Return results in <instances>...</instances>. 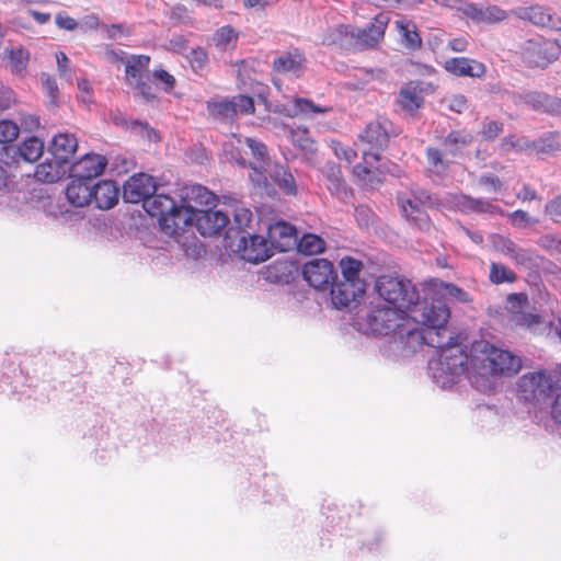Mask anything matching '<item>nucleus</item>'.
Returning a JSON list of instances; mask_svg holds the SVG:
<instances>
[{
	"mask_svg": "<svg viewBox=\"0 0 561 561\" xmlns=\"http://www.w3.org/2000/svg\"><path fill=\"white\" fill-rule=\"evenodd\" d=\"M492 245L497 252L510 256L517 265H525L531 261V253L528 250L518 248L508 237L502 234L492 236Z\"/></svg>",
	"mask_w": 561,
	"mask_h": 561,
	"instance_id": "c756f323",
	"label": "nucleus"
},
{
	"mask_svg": "<svg viewBox=\"0 0 561 561\" xmlns=\"http://www.w3.org/2000/svg\"><path fill=\"white\" fill-rule=\"evenodd\" d=\"M425 173L430 178L445 176L454 163L442 148L430 146L425 149Z\"/></svg>",
	"mask_w": 561,
	"mask_h": 561,
	"instance_id": "393cba45",
	"label": "nucleus"
},
{
	"mask_svg": "<svg viewBox=\"0 0 561 561\" xmlns=\"http://www.w3.org/2000/svg\"><path fill=\"white\" fill-rule=\"evenodd\" d=\"M275 184L287 195L297 194V185L294 175L285 167H276L272 175Z\"/></svg>",
	"mask_w": 561,
	"mask_h": 561,
	"instance_id": "a18cd8bd",
	"label": "nucleus"
},
{
	"mask_svg": "<svg viewBox=\"0 0 561 561\" xmlns=\"http://www.w3.org/2000/svg\"><path fill=\"white\" fill-rule=\"evenodd\" d=\"M392 133V123L387 118H377L369 122L359 134V140L368 146V151L364 158L371 157L375 161L379 160V152L389 145Z\"/></svg>",
	"mask_w": 561,
	"mask_h": 561,
	"instance_id": "9b49d317",
	"label": "nucleus"
},
{
	"mask_svg": "<svg viewBox=\"0 0 561 561\" xmlns=\"http://www.w3.org/2000/svg\"><path fill=\"white\" fill-rule=\"evenodd\" d=\"M307 58L298 48L284 51L274 58L272 71L277 76H294L299 78L306 70Z\"/></svg>",
	"mask_w": 561,
	"mask_h": 561,
	"instance_id": "6ab92c4d",
	"label": "nucleus"
},
{
	"mask_svg": "<svg viewBox=\"0 0 561 561\" xmlns=\"http://www.w3.org/2000/svg\"><path fill=\"white\" fill-rule=\"evenodd\" d=\"M354 174L365 184H374L375 172L364 163H357L353 169Z\"/></svg>",
	"mask_w": 561,
	"mask_h": 561,
	"instance_id": "69168bd1",
	"label": "nucleus"
},
{
	"mask_svg": "<svg viewBox=\"0 0 561 561\" xmlns=\"http://www.w3.org/2000/svg\"><path fill=\"white\" fill-rule=\"evenodd\" d=\"M339 268L341 271V278L366 284L365 278L362 277L364 263L360 260L345 255L339 261Z\"/></svg>",
	"mask_w": 561,
	"mask_h": 561,
	"instance_id": "58836bf2",
	"label": "nucleus"
},
{
	"mask_svg": "<svg viewBox=\"0 0 561 561\" xmlns=\"http://www.w3.org/2000/svg\"><path fill=\"white\" fill-rule=\"evenodd\" d=\"M206 108L213 119L232 122L239 114H253L254 101L245 94H238L231 99H213L206 102Z\"/></svg>",
	"mask_w": 561,
	"mask_h": 561,
	"instance_id": "9d476101",
	"label": "nucleus"
},
{
	"mask_svg": "<svg viewBox=\"0 0 561 561\" xmlns=\"http://www.w3.org/2000/svg\"><path fill=\"white\" fill-rule=\"evenodd\" d=\"M240 257L247 262L259 263L271 255L267 241L257 234L242 236L237 245Z\"/></svg>",
	"mask_w": 561,
	"mask_h": 561,
	"instance_id": "412c9836",
	"label": "nucleus"
},
{
	"mask_svg": "<svg viewBox=\"0 0 561 561\" xmlns=\"http://www.w3.org/2000/svg\"><path fill=\"white\" fill-rule=\"evenodd\" d=\"M66 164L60 162L59 159L53 157L51 160H46L39 163L35 170L36 180L45 183H55L62 178L66 172Z\"/></svg>",
	"mask_w": 561,
	"mask_h": 561,
	"instance_id": "f704fd0d",
	"label": "nucleus"
},
{
	"mask_svg": "<svg viewBox=\"0 0 561 561\" xmlns=\"http://www.w3.org/2000/svg\"><path fill=\"white\" fill-rule=\"evenodd\" d=\"M478 183L482 186L488 193H504L505 186L499 176L492 173L482 174Z\"/></svg>",
	"mask_w": 561,
	"mask_h": 561,
	"instance_id": "5fc2aeb1",
	"label": "nucleus"
},
{
	"mask_svg": "<svg viewBox=\"0 0 561 561\" xmlns=\"http://www.w3.org/2000/svg\"><path fill=\"white\" fill-rule=\"evenodd\" d=\"M504 130V124L500 121L488 122L482 130L481 136L484 140L492 141L500 136Z\"/></svg>",
	"mask_w": 561,
	"mask_h": 561,
	"instance_id": "bf43d9fd",
	"label": "nucleus"
},
{
	"mask_svg": "<svg viewBox=\"0 0 561 561\" xmlns=\"http://www.w3.org/2000/svg\"><path fill=\"white\" fill-rule=\"evenodd\" d=\"M331 148L339 159H343L348 163H352L357 158V152L353 148L346 147L337 140H331Z\"/></svg>",
	"mask_w": 561,
	"mask_h": 561,
	"instance_id": "13d9d810",
	"label": "nucleus"
},
{
	"mask_svg": "<svg viewBox=\"0 0 561 561\" xmlns=\"http://www.w3.org/2000/svg\"><path fill=\"white\" fill-rule=\"evenodd\" d=\"M329 111V107L317 105L309 99L295 98L293 107L287 115L291 117L298 115L310 116L312 114H324Z\"/></svg>",
	"mask_w": 561,
	"mask_h": 561,
	"instance_id": "c03bdc74",
	"label": "nucleus"
},
{
	"mask_svg": "<svg viewBox=\"0 0 561 561\" xmlns=\"http://www.w3.org/2000/svg\"><path fill=\"white\" fill-rule=\"evenodd\" d=\"M489 280L495 285L503 283L513 284L517 280V274L504 264L492 262L490 264Z\"/></svg>",
	"mask_w": 561,
	"mask_h": 561,
	"instance_id": "09e8293b",
	"label": "nucleus"
},
{
	"mask_svg": "<svg viewBox=\"0 0 561 561\" xmlns=\"http://www.w3.org/2000/svg\"><path fill=\"white\" fill-rule=\"evenodd\" d=\"M92 201L100 209H111L118 203V187L114 181L104 180L92 186Z\"/></svg>",
	"mask_w": 561,
	"mask_h": 561,
	"instance_id": "7c9ffc66",
	"label": "nucleus"
},
{
	"mask_svg": "<svg viewBox=\"0 0 561 561\" xmlns=\"http://www.w3.org/2000/svg\"><path fill=\"white\" fill-rule=\"evenodd\" d=\"M421 325L414 317L407 313L392 340L411 352H416L424 345L432 347L442 346L439 332L424 330Z\"/></svg>",
	"mask_w": 561,
	"mask_h": 561,
	"instance_id": "423d86ee",
	"label": "nucleus"
},
{
	"mask_svg": "<svg viewBox=\"0 0 561 561\" xmlns=\"http://www.w3.org/2000/svg\"><path fill=\"white\" fill-rule=\"evenodd\" d=\"M157 190L154 179L146 173H138L130 176L123 186L125 202L138 204L149 198Z\"/></svg>",
	"mask_w": 561,
	"mask_h": 561,
	"instance_id": "2eb2a0df",
	"label": "nucleus"
},
{
	"mask_svg": "<svg viewBox=\"0 0 561 561\" xmlns=\"http://www.w3.org/2000/svg\"><path fill=\"white\" fill-rule=\"evenodd\" d=\"M239 34L230 25L219 27L213 35L214 45L219 50L232 49L236 47Z\"/></svg>",
	"mask_w": 561,
	"mask_h": 561,
	"instance_id": "37998d69",
	"label": "nucleus"
},
{
	"mask_svg": "<svg viewBox=\"0 0 561 561\" xmlns=\"http://www.w3.org/2000/svg\"><path fill=\"white\" fill-rule=\"evenodd\" d=\"M561 387V366L554 371L538 370L524 374L517 382L520 399L539 403L546 401L551 393Z\"/></svg>",
	"mask_w": 561,
	"mask_h": 561,
	"instance_id": "7ed1b4c3",
	"label": "nucleus"
},
{
	"mask_svg": "<svg viewBox=\"0 0 561 561\" xmlns=\"http://www.w3.org/2000/svg\"><path fill=\"white\" fill-rule=\"evenodd\" d=\"M389 22L388 13L380 12L365 27H355L356 50L376 48L383 41Z\"/></svg>",
	"mask_w": 561,
	"mask_h": 561,
	"instance_id": "ddd939ff",
	"label": "nucleus"
},
{
	"mask_svg": "<svg viewBox=\"0 0 561 561\" xmlns=\"http://www.w3.org/2000/svg\"><path fill=\"white\" fill-rule=\"evenodd\" d=\"M397 102L403 111L413 113L423 105L424 100L417 85L409 82L400 90Z\"/></svg>",
	"mask_w": 561,
	"mask_h": 561,
	"instance_id": "c9c22d12",
	"label": "nucleus"
},
{
	"mask_svg": "<svg viewBox=\"0 0 561 561\" xmlns=\"http://www.w3.org/2000/svg\"><path fill=\"white\" fill-rule=\"evenodd\" d=\"M245 144L250 148L253 157L256 158V160L259 162L263 163L266 160L267 150H266V146L263 142L257 141L252 138H245Z\"/></svg>",
	"mask_w": 561,
	"mask_h": 561,
	"instance_id": "e2e57ef3",
	"label": "nucleus"
},
{
	"mask_svg": "<svg viewBox=\"0 0 561 561\" xmlns=\"http://www.w3.org/2000/svg\"><path fill=\"white\" fill-rule=\"evenodd\" d=\"M0 61H7L13 75L23 76L30 61V51L22 45L16 47L5 46Z\"/></svg>",
	"mask_w": 561,
	"mask_h": 561,
	"instance_id": "72a5a7b5",
	"label": "nucleus"
},
{
	"mask_svg": "<svg viewBox=\"0 0 561 561\" xmlns=\"http://www.w3.org/2000/svg\"><path fill=\"white\" fill-rule=\"evenodd\" d=\"M57 68L59 72V77L70 82L72 78V70L70 67V59L64 51H58L56 54Z\"/></svg>",
	"mask_w": 561,
	"mask_h": 561,
	"instance_id": "052dcab7",
	"label": "nucleus"
},
{
	"mask_svg": "<svg viewBox=\"0 0 561 561\" xmlns=\"http://www.w3.org/2000/svg\"><path fill=\"white\" fill-rule=\"evenodd\" d=\"M43 152H44V142L35 136L26 138L18 147L19 156L24 161L31 162V163L37 161L42 157Z\"/></svg>",
	"mask_w": 561,
	"mask_h": 561,
	"instance_id": "79ce46f5",
	"label": "nucleus"
},
{
	"mask_svg": "<svg viewBox=\"0 0 561 561\" xmlns=\"http://www.w3.org/2000/svg\"><path fill=\"white\" fill-rule=\"evenodd\" d=\"M267 236L271 243L280 251H287L297 243L296 228L285 221H277L271 225Z\"/></svg>",
	"mask_w": 561,
	"mask_h": 561,
	"instance_id": "bb28decb",
	"label": "nucleus"
},
{
	"mask_svg": "<svg viewBox=\"0 0 561 561\" xmlns=\"http://www.w3.org/2000/svg\"><path fill=\"white\" fill-rule=\"evenodd\" d=\"M554 96H550L542 92H530L526 95L527 103L531 104L537 111L550 113V105Z\"/></svg>",
	"mask_w": 561,
	"mask_h": 561,
	"instance_id": "864d4df0",
	"label": "nucleus"
},
{
	"mask_svg": "<svg viewBox=\"0 0 561 561\" xmlns=\"http://www.w3.org/2000/svg\"><path fill=\"white\" fill-rule=\"evenodd\" d=\"M329 287L331 288L332 302L337 309L348 307L353 301L362 298L366 290V284H359L343 278H336Z\"/></svg>",
	"mask_w": 561,
	"mask_h": 561,
	"instance_id": "aec40b11",
	"label": "nucleus"
},
{
	"mask_svg": "<svg viewBox=\"0 0 561 561\" xmlns=\"http://www.w3.org/2000/svg\"><path fill=\"white\" fill-rule=\"evenodd\" d=\"M511 14L499 5L489 4L479 8L476 3L466 5L465 16L474 23L496 24L505 21Z\"/></svg>",
	"mask_w": 561,
	"mask_h": 561,
	"instance_id": "5701e85b",
	"label": "nucleus"
},
{
	"mask_svg": "<svg viewBox=\"0 0 561 561\" xmlns=\"http://www.w3.org/2000/svg\"><path fill=\"white\" fill-rule=\"evenodd\" d=\"M411 311L417 312L416 308ZM419 312L413 317L428 331H438L439 340H442L443 334L447 332L445 324L450 317L447 304L440 298L433 299L431 304L424 302Z\"/></svg>",
	"mask_w": 561,
	"mask_h": 561,
	"instance_id": "f8f14e48",
	"label": "nucleus"
},
{
	"mask_svg": "<svg viewBox=\"0 0 561 561\" xmlns=\"http://www.w3.org/2000/svg\"><path fill=\"white\" fill-rule=\"evenodd\" d=\"M535 150L540 153H553L561 150V131H551L535 140Z\"/></svg>",
	"mask_w": 561,
	"mask_h": 561,
	"instance_id": "8fccbe9b",
	"label": "nucleus"
},
{
	"mask_svg": "<svg viewBox=\"0 0 561 561\" xmlns=\"http://www.w3.org/2000/svg\"><path fill=\"white\" fill-rule=\"evenodd\" d=\"M107 165V159L98 153H85L73 162L69 169L70 176L91 182L100 176Z\"/></svg>",
	"mask_w": 561,
	"mask_h": 561,
	"instance_id": "a211bd4d",
	"label": "nucleus"
},
{
	"mask_svg": "<svg viewBox=\"0 0 561 561\" xmlns=\"http://www.w3.org/2000/svg\"><path fill=\"white\" fill-rule=\"evenodd\" d=\"M405 314L393 308L377 306L366 313L362 325L366 334L390 335L393 339Z\"/></svg>",
	"mask_w": 561,
	"mask_h": 561,
	"instance_id": "6e6552de",
	"label": "nucleus"
},
{
	"mask_svg": "<svg viewBox=\"0 0 561 561\" xmlns=\"http://www.w3.org/2000/svg\"><path fill=\"white\" fill-rule=\"evenodd\" d=\"M150 57L147 55H133L125 60V78L127 82L139 80L148 71Z\"/></svg>",
	"mask_w": 561,
	"mask_h": 561,
	"instance_id": "ea45409f",
	"label": "nucleus"
},
{
	"mask_svg": "<svg viewBox=\"0 0 561 561\" xmlns=\"http://www.w3.org/2000/svg\"><path fill=\"white\" fill-rule=\"evenodd\" d=\"M528 296L525 293H513L507 297V310L512 316V322L515 327L531 328L542 322L541 316L528 312Z\"/></svg>",
	"mask_w": 561,
	"mask_h": 561,
	"instance_id": "dca6fc26",
	"label": "nucleus"
},
{
	"mask_svg": "<svg viewBox=\"0 0 561 561\" xmlns=\"http://www.w3.org/2000/svg\"><path fill=\"white\" fill-rule=\"evenodd\" d=\"M472 137L463 130H451L442 142V149L450 157L455 158L461 154V150L470 145Z\"/></svg>",
	"mask_w": 561,
	"mask_h": 561,
	"instance_id": "e433bc0d",
	"label": "nucleus"
},
{
	"mask_svg": "<svg viewBox=\"0 0 561 561\" xmlns=\"http://www.w3.org/2000/svg\"><path fill=\"white\" fill-rule=\"evenodd\" d=\"M78 149V139L75 134L59 133L53 137L50 144V153L60 162L69 163Z\"/></svg>",
	"mask_w": 561,
	"mask_h": 561,
	"instance_id": "cd10ccee",
	"label": "nucleus"
},
{
	"mask_svg": "<svg viewBox=\"0 0 561 561\" xmlns=\"http://www.w3.org/2000/svg\"><path fill=\"white\" fill-rule=\"evenodd\" d=\"M535 140H529L526 137L506 136L501 141V148L505 152L510 151H526L535 150Z\"/></svg>",
	"mask_w": 561,
	"mask_h": 561,
	"instance_id": "603ef678",
	"label": "nucleus"
},
{
	"mask_svg": "<svg viewBox=\"0 0 561 561\" xmlns=\"http://www.w3.org/2000/svg\"><path fill=\"white\" fill-rule=\"evenodd\" d=\"M293 144L297 146L307 159H312L317 152L316 141L310 137L307 128L297 127L290 130Z\"/></svg>",
	"mask_w": 561,
	"mask_h": 561,
	"instance_id": "a19ab883",
	"label": "nucleus"
},
{
	"mask_svg": "<svg viewBox=\"0 0 561 561\" xmlns=\"http://www.w3.org/2000/svg\"><path fill=\"white\" fill-rule=\"evenodd\" d=\"M456 206L463 214L504 215V210L490 201L484 198H474L465 194L459 195L456 198Z\"/></svg>",
	"mask_w": 561,
	"mask_h": 561,
	"instance_id": "c85d7f7f",
	"label": "nucleus"
},
{
	"mask_svg": "<svg viewBox=\"0 0 561 561\" xmlns=\"http://www.w3.org/2000/svg\"><path fill=\"white\" fill-rule=\"evenodd\" d=\"M324 175L328 180L327 187L332 194L340 195L341 193L344 192L345 183L339 165H328L324 171Z\"/></svg>",
	"mask_w": 561,
	"mask_h": 561,
	"instance_id": "3c124183",
	"label": "nucleus"
},
{
	"mask_svg": "<svg viewBox=\"0 0 561 561\" xmlns=\"http://www.w3.org/2000/svg\"><path fill=\"white\" fill-rule=\"evenodd\" d=\"M550 414L552 420L561 426V387L556 392V397L550 404Z\"/></svg>",
	"mask_w": 561,
	"mask_h": 561,
	"instance_id": "774afa93",
	"label": "nucleus"
},
{
	"mask_svg": "<svg viewBox=\"0 0 561 561\" xmlns=\"http://www.w3.org/2000/svg\"><path fill=\"white\" fill-rule=\"evenodd\" d=\"M545 213L553 221L561 220V194L553 197L545 205Z\"/></svg>",
	"mask_w": 561,
	"mask_h": 561,
	"instance_id": "0e129e2a",
	"label": "nucleus"
},
{
	"mask_svg": "<svg viewBox=\"0 0 561 561\" xmlns=\"http://www.w3.org/2000/svg\"><path fill=\"white\" fill-rule=\"evenodd\" d=\"M444 68L457 77L482 78L486 72V67L483 62L466 57L450 58L445 61Z\"/></svg>",
	"mask_w": 561,
	"mask_h": 561,
	"instance_id": "a878e982",
	"label": "nucleus"
},
{
	"mask_svg": "<svg viewBox=\"0 0 561 561\" xmlns=\"http://www.w3.org/2000/svg\"><path fill=\"white\" fill-rule=\"evenodd\" d=\"M19 126L9 119L0 121V144L13 142L19 137Z\"/></svg>",
	"mask_w": 561,
	"mask_h": 561,
	"instance_id": "6e6d98bb",
	"label": "nucleus"
},
{
	"mask_svg": "<svg viewBox=\"0 0 561 561\" xmlns=\"http://www.w3.org/2000/svg\"><path fill=\"white\" fill-rule=\"evenodd\" d=\"M428 285L436 295L442 297H448L460 302H470L472 300L467 291L455 284L434 278L430 280Z\"/></svg>",
	"mask_w": 561,
	"mask_h": 561,
	"instance_id": "4c0bfd02",
	"label": "nucleus"
},
{
	"mask_svg": "<svg viewBox=\"0 0 561 561\" xmlns=\"http://www.w3.org/2000/svg\"><path fill=\"white\" fill-rule=\"evenodd\" d=\"M144 208L151 217L158 218L161 229L169 236L176 234L188 221L183 207L165 194L154 192L145 201Z\"/></svg>",
	"mask_w": 561,
	"mask_h": 561,
	"instance_id": "20e7f679",
	"label": "nucleus"
},
{
	"mask_svg": "<svg viewBox=\"0 0 561 561\" xmlns=\"http://www.w3.org/2000/svg\"><path fill=\"white\" fill-rule=\"evenodd\" d=\"M66 188L67 201L75 207H84L92 202L91 182L71 178Z\"/></svg>",
	"mask_w": 561,
	"mask_h": 561,
	"instance_id": "473e14b6",
	"label": "nucleus"
},
{
	"mask_svg": "<svg viewBox=\"0 0 561 561\" xmlns=\"http://www.w3.org/2000/svg\"><path fill=\"white\" fill-rule=\"evenodd\" d=\"M355 26L341 24L329 28L322 36L321 43L345 50L356 51Z\"/></svg>",
	"mask_w": 561,
	"mask_h": 561,
	"instance_id": "b1692460",
	"label": "nucleus"
},
{
	"mask_svg": "<svg viewBox=\"0 0 561 561\" xmlns=\"http://www.w3.org/2000/svg\"><path fill=\"white\" fill-rule=\"evenodd\" d=\"M511 14L536 26L547 27L550 30H559L561 24V19L554 16L550 12V9L540 4L518 7L511 10Z\"/></svg>",
	"mask_w": 561,
	"mask_h": 561,
	"instance_id": "f3484780",
	"label": "nucleus"
},
{
	"mask_svg": "<svg viewBox=\"0 0 561 561\" xmlns=\"http://www.w3.org/2000/svg\"><path fill=\"white\" fill-rule=\"evenodd\" d=\"M252 221V213L244 206L237 205L233 208V224L239 232L244 231Z\"/></svg>",
	"mask_w": 561,
	"mask_h": 561,
	"instance_id": "4d7b16f0",
	"label": "nucleus"
},
{
	"mask_svg": "<svg viewBox=\"0 0 561 561\" xmlns=\"http://www.w3.org/2000/svg\"><path fill=\"white\" fill-rule=\"evenodd\" d=\"M520 60L527 68L546 69L560 56V47L553 41L541 36L527 39L519 51Z\"/></svg>",
	"mask_w": 561,
	"mask_h": 561,
	"instance_id": "0eeeda50",
	"label": "nucleus"
},
{
	"mask_svg": "<svg viewBox=\"0 0 561 561\" xmlns=\"http://www.w3.org/2000/svg\"><path fill=\"white\" fill-rule=\"evenodd\" d=\"M186 58L196 75L203 76L208 71L209 57L205 48L201 46L192 48Z\"/></svg>",
	"mask_w": 561,
	"mask_h": 561,
	"instance_id": "de8ad7c7",
	"label": "nucleus"
},
{
	"mask_svg": "<svg viewBox=\"0 0 561 561\" xmlns=\"http://www.w3.org/2000/svg\"><path fill=\"white\" fill-rule=\"evenodd\" d=\"M435 348L440 364L450 375L458 376L471 370V350L466 352L459 334L449 335L446 342L442 340V346Z\"/></svg>",
	"mask_w": 561,
	"mask_h": 561,
	"instance_id": "1a4fd4ad",
	"label": "nucleus"
},
{
	"mask_svg": "<svg viewBox=\"0 0 561 561\" xmlns=\"http://www.w3.org/2000/svg\"><path fill=\"white\" fill-rule=\"evenodd\" d=\"M56 25L65 31H75L78 27V22L68 15L66 12H58L55 16Z\"/></svg>",
	"mask_w": 561,
	"mask_h": 561,
	"instance_id": "338daca9",
	"label": "nucleus"
},
{
	"mask_svg": "<svg viewBox=\"0 0 561 561\" xmlns=\"http://www.w3.org/2000/svg\"><path fill=\"white\" fill-rule=\"evenodd\" d=\"M198 232L206 236L218 234L229 222V216L220 210L198 209L194 214Z\"/></svg>",
	"mask_w": 561,
	"mask_h": 561,
	"instance_id": "4be33fe9",
	"label": "nucleus"
},
{
	"mask_svg": "<svg viewBox=\"0 0 561 561\" xmlns=\"http://www.w3.org/2000/svg\"><path fill=\"white\" fill-rule=\"evenodd\" d=\"M375 289L381 299L401 313H408L419 305V290L404 277L381 275L376 280Z\"/></svg>",
	"mask_w": 561,
	"mask_h": 561,
	"instance_id": "f03ea898",
	"label": "nucleus"
},
{
	"mask_svg": "<svg viewBox=\"0 0 561 561\" xmlns=\"http://www.w3.org/2000/svg\"><path fill=\"white\" fill-rule=\"evenodd\" d=\"M302 276L311 287L319 290L328 289L337 277L333 264L327 259H313L305 263Z\"/></svg>",
	"mask_w": 561,
	"mask_h": 561,
	"instance_id": "4468645a",
	"label": "nucleus"
},
{
	"mask_svg": "<svg viewBox=\"0 0 561 561\" xmlns=\"http://www.w3.org/2000/svg\"><path fill=\"white\" fill-rule=\"evenodd\" d=\"M394 28L399 33L403 46L412 51L422 48V37L417 31L416 24L404 16L394 21Z\"/></svg>",
	"mask_w": 561,
	"mask_h": 561,
	"instance_id": "2f4dec72",
	"label": "nucleus"
},
{
	"mask_svg": "<svg viewBox=\"0 0 561 561\" xmlns=\"http://www.w3.org/2000/svg\"><path fill=\"white\" fill-rule=\"evenodd\" d=\"M300 253L306 255L320 254L325 250V242L317 234L307 233L296 243Z\"/></svg>",
	"mask_w": 561,
	"mask_h": 561,
	"instance_id": "49530a36",
	"label": "nucleus"
},
{
	"mask_svg": "<svg viewBox=\"0 0 561 561\" xmlns=\"http://www.w3.org/2000/svg\"><path fill=\"white\" fill-rule=\"evenodd\" d=\"M522 369V359L508 350L497 347L485 340L471 344V370L484 376L512 377Z\"/></svg>",
	"mask_w": 561,
	"mask_h": 561,
	"instance_id": "f257e3e1",
	"label": "nucleus"
},
{
	"mask_svg": "<svg viewBox=\"0 0 561 561\" xmlns=\"http://www.w3.org/2000/svg\"><path fill=\"white\" fill-rule=\"evenodd\" d=\"M152 77L154 80L163 84V90L167 92L172 91L176 84L175 78L164 69H156L152 72Z\"/></svg>",
	"mask_w": 561,
	"mask_h": 561,
	"instance_id": "680f3d73",
	"label": "nucleus"
},
{
	"mask_svg": "<svg viewBox=\"0 0 561 561\" xmlns=\"http://www.w3.org/2000/svg\"><path fill=\"white\" fill-rule=\"evenodd\" d=\"M397 201L405 220L420 231H428L432 220L426 213V207L432 205L428 191L413 187L410 193H398Z\"/></svg>",
	"mask_w": 561,
	"mask_h": 561,
	"instance_id": "39448f33",
	"label": "nucleus"
}]
</instances>
